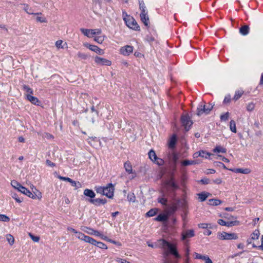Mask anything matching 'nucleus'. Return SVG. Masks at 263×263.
I'll list each match as a JSON object with an SVG mask.
<instances>
[{"instance_id":"nucleus-1","label":"nucleus","mask_w":263,"mask_h":263,"mask_svg":"<svg viewBox=\"0 0 263 263\" xmlns=\"http://www.w3.org/2000/svg\"><path fill=\"white\" fill-rule=\"evenodd\" d=\"M160 241L163 249V263H176V260L180 258V255L177 250L176 245L164 239L161 240Z\"/></svg>"},{"instance_id":"nucleus-2","label":"nucleus","mask_w":263,"mask_h":263,"mask_svg":"<svg viewBox=\"0 0 263 263\" xmlns=\"http://www.w3.org/2000/svg\"><path fill=\"white\" fill-rule=\"evenodd\" d=\"M122 13L123 20L125 21L126 25L129 28L134 30H138L139 26L137 24L135 20L132 16L128 15L125 11H123Z\"/></svg>"},{"instance_id":"nucleus-3","label":"nucleus","mask_w":263,"mask_h":263,"mask_svg":"<svg viewBox=\"0 0 263 263\" xmlns=\"http://www.w3.org/2000/svg\"><path fill=\"white\" fill-rule=\"evenodd\" d=\"M213 105L211 103H209L208 105H206L204 102H200L197 109V115L199 116L204 114L208 115L213 109Z\"/></svg>"},{"instance_id":"nucleus-4","label":"nucleus","mask_w":263,"mask_h":263,"mask_svg":"<svg viewBox=\"0 0 263 263\" xmlns=\"http://www.w3.org/2000/svg\"><path fill=\"white\" fill-rule=\"evenodd\" d=\"M193 122L188 114L182 115V131L188 132L192 127Z\"/></svg>"},{"instance_id":"nucleus-5","label":"nucleus","mask_w":263,"mask_h":263,"mask_svg":"<svg viewBox=\"0 0 263 263\" xmlns=\"http://www.w3.org/2000/svg\"><path fill=\"white\" fill-rule=\"evenodd\" d=\"M86 229L87 230L85 231V232L89 235L97 236L100 237L101 238L104 240L111 242L114 244L116 243V242L115 241L109 239L107 236L103 235L102 234H101L100 232L97 230H95L93 229L90 228H86Z\"/></svg>"},{"instance_id":"nucleus-6","label":"nucleus","mask_w":263,"mask_h":263,"mask_svg":"<svg viewBox=\"0 0 263 263\" xmlns=\"http://www.w3.org/2000/svg\"><path fill=\"white\" fill-rule=\"evenodd\" d=\"M217 237L220 240H236L238 238V235L236 233H228L225 232L218 233Z\"/></svg>"},{"instance_id":"nucleus-7","label":"nucleus","mask_w":263,"mask_h":263,"mask_svg":"<svg viewBox=\"0 0 263 263\" xmlns=\"http://www.w3.org/2000/svg\"><path fill=\"white\" fill-rule=\"evenodd\" d=\"M139 8L141 11V13L140 14L141 20L142 22L145 25H148V17L147 15V12H146L145 7L144 6V3L143 1H139Z\"/></svg>"},{"instance_id":"nucleus-8","label":"nucleus","mask_w":263,"mask_h":263,"mask_svg":"<svg viewBox=\"0 0 263 263\" xmlns=\"http://www.w3.org/2000/svg\"><path fill=\"white\" fill-rule=\"evenodd\" d=\"M80 31L84 35L88 37H92L94 35H99L102 33V30L101 29H88L81 28Z\"/></svg>"},{"instance_id":"nucleus-9","label":"nucleus","mask_w":263,"mask_h":263,"mask_svg":"<svg viewBox=\"0 0 263 263\" xmlns=\"http://www.w3.org/2000/svg\"><path fill=\"white\" fill-rule=\"evenodd\" d=\"M101 191L104 195L111 198L114 196V186L111 183H109L106 187L101 189Z\"/></svg>"},{"instance_id":"nucleus-10","label":"nucleus","mask_w":263,"mask_h":263,"mask_svg":"<svg viewBox=\"0 0 263 263\" xmlns=\"http://www.w3.org/2000/svg\"><path fill=\"white\" fill-rule=\"evenodd\" d=\"M195 235L194 231L192 229L186 230L182 232V240L184 241V244H186V242L189 243L188 239L191 237H193Z\"/></svg>"},{"instance_id":"nucleus-11","label":"nucleus","mask_w":263,"mask_h":263,"mask_svg":"<svg viewBox=\"0 0 263 263\" xmlns=\"http://www.w3.org/2000/svg\"><path fill=\"white\" fill-rule=\"evenodd\" d=\"M95 63L98 65L110 66L111 62L106 59L96 56L94 58Z\"/></svg>"},{"instance_id":"nucleus-12","label":"nucleus","mask_w":263,"mask_h":263,"mask_svg":"<svg viewBox=\"0 0 263 263\" xmlns=\"http://www.w3.org/2000/svg\"><path fill=\"white\" fill-rule=\"evenodd\" d=\"M84 45L85 47L88 48L89 50L94 51L100 55H102L104 53V51L98 47L97 46L90 45L88 43H85Z\"/></svg>"},{"instance_id":"nucleus-13","label":"nucleus","mask_w":263,"mask_h":263,"mask_svg":"<svg viewBox=\"0 0 263 263\" xmlns=\"http://www.w3.org/2000/svg\"><path fill=\"white\" fill-rule=\"evenodd\" d=\"M133 51V47L129 45H126L120 49V53L125 56L129 55Z\"/></svg>"},{"instance_id":"nucleus-14","label":"nucleus","mask_w":263,"mask_h":263,"mask_svg":"<svg viewBox=\"0 0 263 263\" xmlns=\"http://www.w3.org/2000/svg\"><path fill=\"white\" fill-rule=\"evenodd\" d=\"M195 258L197 259H201L204 261L205 263H213L212 260L206 255H201L195 252L194 253Z\"/></svg>"},{"instance_id":"nucleus-15","label":"nucleus","mask_w":263,"mask_h":263,"mask_svg":"<svg viewBox=\"0 0 263 263\" xmlns=\"http://www.w3.org/2000/svg\"><path fill=\"white\" fill-rule=\"evenodd\" d=\"M168 159L170 163L172 164H175L179 159V156L174 151H172L168 155Z\"/></svg>"},{"instance_id":"nucleus-16","label":"nucleus","mask_w":263,"mask_h":263,"mask_svg":"<svg viewBox=\"0 0 263 263\" xmlns=\"http://www.w3.org/2000/svg\"><path fill=\"white\" fill-rule=\"evenodd\" d=\"M26 98L33 104L39 105L40 104V101L36 97H33L29 94H26Z\"/></svg>"},{"instance_id":"nucleus-17","label":"nucleus","mask_w":263,"mask_h":263,"mask_svg":"<svg viewBox=\"0 0 263 263\" xmlns=\"http://www.w3.org/2000/svg\"><path fill=\"white\" fill-rule=\"evenodd\" d=\"M34 15H36V20L37 22L42 23H46L47 22V19L45 17L42 15L41 13H32Z\"/></svg>"},{"instance_id":"nucleus-18","label":"nucleus","mask_w":263,"mask_h":263,"mask_svg":"<svg viewBox=\"0 0 263 263\" xmlns=\"http://www.w3.org/2000/svg\"><path fill=\"white\" fill-rule=\"evenodd\" d=\"M182 213L186 215L188 212V203L186 199L182 198Z\"/></svg>"},{"instance_id":"nucleus-19","label":"nucleus","mask_w":263,"mask_h":263,"mask_svg":"<svg viewBox=\"0 0 263 263\" xmlns=\"http://www.w3.org/2000/svg\"><path fill=\"white\" fill-rule=\"evenodd\" d=\"M176 143V136L173 135L168 141V146L170 148H173Z\"/></svg>"},{"instance_id":"nucleus-20","label":"nucleus","mask_w":263,"mask_h":263,"mask_svg":"<svg viewBox=\"0 0 263 263\" xmlns=\"http://www.w3.org/2000/svg\"><path fill=\"white\" fill-rule=\"evenodd\" d=\"M198 198L200 201H205L206 198L211 195V194L208 192H203L197 194Z\"/></svg>"},{"instance_id":"nucleus-21","label":"nucleus","mask_w":263,"mask_h":263,"mask_svg":"<svg viewBox=\"0 0 263 263\" xmlns=\"http://www.w3.org/2000/svg\"><path fill=\"white\" fill-rule=\"evenodd\" d=\"M168 218V215L167 214H160L155 218V220L164 222L167 221Z\"/></svg>"},{"instance_id":"nucleus-22","label":"nucleus","mask_w":263,"mask_h":263,"mask_svg":"<svg viewBox=\"0 0 263 263\" xmlns=\"http://www.w3.org/2000/svg\"><path fill=\"white\" fill-rule=\"evenodd\" d=\"M22 190H21V192L30 198L32 199H36V197L28 190H27L26 187H23V188H21Z\"/></svg>"},{"instance_id":"nucleus-23","label":"nucleus","mask_w":263,"mask_h":263,"mask_svg":"<svg viewBox=\"0 0 263 263\" xmlns=\"http://www.w3.org/2000/svg\"><path fill=\"white\" fill-rule=\"evenodd\" d=\"M65 45H67V43L64 42L63 41L61 40H59L55 43V46L58 49H63Z\"/></svg>"},{"instance_id":"nucleus-24","label":"nucleus","mask_w":263,"mask_h":263,"mask_svg":"<svg viewBox=\"0 0 263 263\" xmlns=\"http://www.w3.org/2000/svg\"><path fill=\"white\" fill-rule=\"evenodd\" d=\"M91 111L92 112V115L91 117H90V119L92 123H93L95 121V119L98 116V111L95 109L93 106H92L91 108Z\"/></svg>"},{"instance_id":"nucleus-25","label":"nucleus","mask_w":263,"mask_h":263,"mask_svg":"<svg viewBox=\"0 0 263 263\" xmlns=\"http://www.w3.org/2000/svg\"><path fill=\"white\" fill-rule=\"evenodd\" d=\"M198 227L204 229H212L214 226L212 223H202L198 224Z\"/></svg>"},{"instance_id":"nucleus-26","label":"nucleus","mask_w":263,"mask_h":263,"mask_svg":"<svg viewBox=\"0 0 263 263\" xmlns=\"http://www.w3.org/2000/svg\"><path fill=\"white\" fill-rule=\"evenodd\" d=\"M239 32L242 35H246L249 32V27L247 25L242 26L239 29Z\"/></svg>"},{"instance_id":"nucleus-27","label":"nucleus","mask_w":263,"mask_h":263,"mask_svg":"<svg viewBox=\"0 0 263 263\" xmlns=\"http://www.w3.org/2000/svg\"><path fill=\"white\" fill-rule=\"evenodd\" d=\"M213 152L214 153H226L227 152V149L226 148H224L223 147L220 146V145H218V146H216L213 149Z\"/></svg>"},{"instance_id":"nucleus-28","label":"nucleus","mask_w":263,"mask_h":263,"mask_svg":"<svg viewBox=\"0 0 263 263\" xmlns=\"http://www.w3.org/2000/svg\"><path fill=\"white\" fill-rule=\"evenodd\" d=\"M11 184L14 189L17 190L20 192H21V190H22L21 188H23L24 187L20 183L15 180L11 181Z\"/></svg>"},{"instance_id":"nucleus-29","label":"nucleus","mask_w":263,"mask_h":263,"mask_svg":"<svg viewBox=\"0 0 263 263\" xmlns=\"http://www.w3.org/2000/svg\"><path fill=\"white\" fill-rule=\"evenodd\" d=\"M259 235V231L256 229L252 233H251L250 238L253 240H257L258 239Z\"/></svg>"},{"instance_id":"nucleus-30","label":"nucleus","mask_w":263,"mask_h":263,"mask_svg":"<svg viewBox=\"0 0 263 263\" xmlns=\"http://www.w3.org/2000/svg\"><path fill=\"white\" fill-rule=\"evenodd\" d=\"M244 91L242 89H239L235 91L233 99L235 101L238 100L243 95Z\"/></svg>"},{"instance_id":"nucleus-31","label":"nucleus","mask_w":263,"mask_h":263,"mask_svg":"<svg viewBox=\"0 0 263 263\" xmlns=\"http://www.w3.org/2000/svg\"><path fill=\"white\" fill-rule=\"evenodd\" d=\"M84 194L91 198H93L95 197V193L92 190L89 189H86L84 191Z\"/></svg>"},{"instance_id":"nucleus-32","label":"nucleus","mask_w":263,"mask_h":263,"mask_svg":"<svg viewBox=\"0 0 263 263\" xmlns=\"http://www.w3.org/2000/svg\"><path fill=\"white\" fill-rule=\"evenodd\" d=\"M68 182L71 184V186L75 187V189H77L79 188L82 187V184L79 182H77L74 180H72L70 178L69 181Z\"/></svg>"},{"instance_id":"nucleus-33","label":"nucleus","mask_w":263,"mask_h":263,"mask_svg":"<svg viewBox=\"0 0 263 263\" xmlns=\"http://www.w3.org/2000/svg\"><path fill=\"white\" fill-rule=\"evenodd\" d=\"M6 240L10 246H12L14 243V238L10 234L6 235Z\"/></svg>"},{"instance_id":"nucleus-34","label":"nucleus","mask_w":263,"mask_h":263,"mask_svg":"<svg viewBox=\"0 0 263 263\" xmlns=\"http://www.w3.org/2000/svg\"><path fill=\"white\" fill-rule=\"evenodd\" d=\"M89 201L95 205L99 204H105L106 203V201L101 199H90Z\"/></svg>"},{"instance_id":"nucleus-35","label":"nucleus","mask_w":263,"mask_h":263,"mask_svg":"<svg viewBox=\"0 0 263 263\" xmlns=\"http://www.w3.org/2000/svg\"><path fill=\"white\" fill-rule=\"evenodd\" d=\"M166 187H169L172 189V190H174L176 189V186L175 184V182L173 179H171L166 183Z\"/></svg>"},{"instance_id":"nucleus-36","label":"nucleus","mask_w":263,"mask_h":263,"mask_svg":"<svg viewBox=\"0 0 263 263\" xmlns=\"http://www.w3.org/2000/svg\"><path fill=\"white\" fill-rule=\"evenodd\" d=\"M222 201L217 199H212L209 200V204L211 205H218L220 204Z\"/></svg>"},{"instance_id":"nucleus-37","label":"nucleus","mask_w":263,"mask_h":263,"mask_svg":"<svg viewBox=\"0 0 263 263\" xmlns=\"http://www.w3.org/2000/svg\"><path fill=\"white\" fill-rule=\"evenodd\" d=\"M230 128L233 133H236L237 132L236 123L233 120H231L230 122Z\"/></svg>"},{"instance_id":"nucleus-38","label":"nucleus","mask_w":263,"mask_h":263,"mask_svg":"<svg viewBox=\"0 0 263 263\" xmlns=\"http://www.w3.org/2000/svg\"><path fill=\"white\" fill-rule=\"evenodd\" d=\"M149 158L153 161H156L157 157L154 151L151 150L148 153Z\"/></svg>"},{"instance_id":"nucleus-39","label":"nucleus","mask_w":263,"mask_h":263,"mask_svg":"<svg viewBox=\"0 0 263 263\" xmlns=\"http://www.w3.org/2000/svg\"><path fill=\"white\" fill-rule=\"evenodd\" d=\"M128 201L130 202H135L136 201V196L133 193H129L127 195Z\"/></svg>"},{"instance_id":"nucleus-40","label":"nucleus","mask_w":263,"mask_h":263,"mask_svg":"<svg viewBox=\"0 0 263 263\" xmlns=\"http://www.w3.org/2000/svg\"><path fill=\"white\" fill-rule=\"evenodd\" d=\"M158 212L157 209H152L150 210L148 212H147L146 214V216L148 217H152L155 215Z\"/></svg>"},{"instance_id":"nucleus-41","label":"nucleus","mask_w":263,"mask_h":263,"mask_svg":"<svg viewBox=\"0 0 263 263\" xmlns=\"http://www.w3.org/2000/svg\"><path fill=\"white\" fill-rule=\"evenodd\" d=\"M211 155H212V154L209 152H207L203 150L200 151V157L202 158L208 159Z\"/></svg>"},{"instance_id":"nucleus-42","label":"nucleus","mask_w":263,"mask_h":263,"mask_svg":"<svg viewBox=\"0 0 263 263\" xmlns=\"http://www.w3.org/2000/svg\"><path fill=\"white\" fill-rule=\"evenodd\" d=\"M197 162L195 161L192 160H183L182 161V166H187L189 165L195 164H197Z\"/></svg>"},{"instance_id":"nucleus-43","label":"nucleus","mask_w":263,"mask_h":263,"mask_svg":"<svg viewBox=\"0 0 263 263\" xmlns=\"http://www.w3.org/2000/svg\"><path fill=\"white\" fill-rule=\"evenodd\" d=\"M124 167L126 172L128 173H132V166L130 163L126 162L124 163Z\"/></svg>"},{"instance_id":"nucleus-44","label":"nucleus","mask_w":263,"mask_h":263,"mask_svg":"<svg viewBox=\"0 0 263 263\" xmlns=\"http://www.w3.org/2000/svg\"><path fill=\"white\" fill-rule=\"evenodd\" d=\"M180 0H169V3L172 7H178Z\"/></svg>"},{"instance_id":"nucleus-45","label":"nucleus","mask_w":263,"mask_h":263,"mask_svg":"<svg viewBox=\"0 0 263 263\" xmlns=\"http://www.w3.org/2000/svg\"><path fill=\"white\" fill-rule=\"evenodd\" d=\"M10 220V218L8 216L4 214H0V221L8 222Z\"/></svg>"},{"instance_id":"nucleus-46","label":"nucleus","mask_w":263,"mask_h":263,"mask_svg":"<svg viewBox=\"0 0 263 263\" xmlns=\"http://www.w3.org/2000/svg\"><path fill=\"white\" fill-rule=\"evenodd\" d=\"M235 172L237 173H242L245 174H247L250 172V170L248 168L242 169V168H237Z\"/></svg>"},{"instance_id":"nucleus-47","label":"nucleus","mask_w":263,"mask_h":263,"mask_svg":"<svg viewBox=\"0 0 263 263\" xmlns=\"http://www.w3.org/2000/svg\"><path fill=\"white\" fill-rule=\"evenodd\" d=\"M255 104L253 102H250L247 105V110L248 111H252L255 108Z\"/></svg>"},{"instance_id":"nucleus-48","label":"nucleus","mask_w":263,"mask_h":263,"mask_svg":"<svg viewBox=\"0 0 263 263\" xmlns=\"http://www.w3.org/2000/svg\"><path fill=\"white\" fill-rule=\"evenodd\" d=\"M182 193L184 192L183 182L187 179V176L184 173V171L182 169Z\"/></svg>"},{"instance_id":"nucleus-49","label":"nucleus","mask_w":263,"mask_h":263,"mask_svg":"<svg viewBox=\"0 0 263 263\" xmlns=\"http://www.w3.org/2000/svg\"><path fill=\"white\" fill-rule=\"evenodd\" d=\"M32 192L34 194V195L36 197V198H37L40 200L42 198L41 192H40L36 188H34V190H32Z\"/></svg>"},{"instance_id":"nucleus-50","label":"nucleus","mask_w":263,"mask_h":263,"mask_svg":"<svg viewBox=\"0 0 263 263\" xmlns=\"http://www.w3.org/2000/svg\"><path fill=\"white\" fill-rule=\"evenodd\" d=\"M77 56L78 58L81 59L82 60H86L88 58V55L84 53L81 52H78L77 53Z\"/></svg>"},{"instance_id":"nucleus-51","label":"nucleus","mask_w":263,"mask_h":263,"mask_svg":"<svg viewBox=\"0 0 263 263\" xmlns=\"http://www.w3.org/2000/svg\"><path fill=\"white\" fill-rule=\"evenodd\" d=\"M230 113L229 112H227L226 113L221 115L220 116V120L221 121H226L228 120L229 117Z\"/></svg>"},{"instance_id":"nucleus-52","label":"nucleus","mask_w":263,"mask_h":263,"mask_svg":"<svg viewBox=\"0 0 263 263\" xmlns=\"http://www.w3.org/2000/svg\"><path fill=\"white\" fill-rule=\"evenodd\" d=\"M104 36H96L94 38V41L99 44H101L104 41Z\"/></svg>"},{"instance_id":"nucleus-53","label":"nucleus","mask_w":263,"mask_h":263,"mask_svg":"<svg viewBox=\"0 0 263 263\" xmlns=\"http://www.w3.org/2000/svg\"><path fill=\"white\" fill-rule=\"evenodd\" d=\"M98 247L101 248V249H107V246L104 243L102 242H98V241H97L96 242V245Z\"/></svg>"},{"instance_id":"nucleus-54","label":"nucleus","mask_w":263,"mask_h":263,"mask_svg":"<svg viewBox=\"0 0 263 263\" xmlns=\"http://www.w3.org/2000/svg\"><path fill=\"white\" fill-rule=\"evenodd\" d=\"M239 223V222L238 221H228V222H226V226L230 227H232L233 226L238 225Z\"/></svg>"},{"instance_id":"nucleus-55","label":"nucleus","mask_w":263,"mask_h":263,"mask_svg":"<svg viewBox=\"0 0 263 263\" xmlns=\"http://www.w3.org/2000/svg\"><path fill=\"white\" fill-rule=\"evenodd\" d=\"M28 235L30 237V238L34 242H37L40 240V237L34 236L33 234H32L31 233H29L28 234Z\"/></svg>"},{"instance_id":"nucleus-56","label":"nucleus","mask_w":263,"mask_h":263,"mask_svg":"<svg viewBox=\"0 0 263 263\" xmlns=\"http://www.w3.org/2000/svg\"><path fill=\"white\" fill-rule=\"evenodd\" d=\"M23 89L25 91V92L27 93V94L31 95L33 93V90L29 88L28 86L26 85H24L23 86Z\"/></svg>"},{"instance_id":"nucleus-57","label":"nucleus","mask_w":263,"mask_h":263,"mask_svg":"<svg viewBox=\"0 0 263 263\" xmlns=\"http://www.w3.org/2000/svg\"><path fill=\"white\" fill-rule=\"evenodd\" d=\"M189 244V243L187 242H186V244H184V245L186 246L185 249V256H189L190 255V248Z\"/></svg>"},{"instance_id":"nucleus-58","label":"nucleus","mask_w":263,"mask_h":263,"mask_svg":"<svg viewBox=\"0 0 263 263\" xmlns=\"http://www.w3.org/2000/svg\"><path fill=\"white\" fill-rule=\"evenodd\" d=\"M86 242L89 243L91 245H96L97 241L96 240H95L93 238H92L90 237H89Z\"/></svg>"},{"instance_id":"nucleus-59","label":"nucleus","mask_w":263,"mask_h":263,"mask_svg":"<svg viewBox=\"0 0 263 263\" xmlns=\"http://www.w3.org/2000/svg\"><path fill=\"white\" fill-rule=\"evenodd\" d=\"M12 197L13 198H14L16 201L18 203H21L22 202V200L20 198H19L17 195H16V194L15 193H13L12 194Z\"/></svg>"},{"instance_id":"nucleus-60","label":"nucleus","mask_w":263,"mask_h":263,"mask_svg":"<svg viewBox=\"0 0 263 263\" xmlns=\"http://www.w3.org/2000/svg\"><path fill=\"white\" fill-rule=\"evenodd\" d=\"M84 236H85V234L81 232H78L77 234V237L81 240H83Z\"/></svg>"},{"instance_id":"nucleus-61","label":"nucleus","mask_w":263,"mask_h":263,"mask_svg":"<svg viewBox=\"0 0 263 263\" xmlns=\"http://www.w3.org/2000/svg\"><path fill=\"white\" fill-rule=\"evenodd\" d=\"M46 164L50 166V167H54L55 166V164L52 162H51L50 160H48V159H47L46 160Z\"/></svg>"},{"instance_id":"nucleus-62","label":"nucleus","mask_w":263,"mask_h":263,"mask_svg":"<svg viewBox=\"0 0 263 263\" xmlns=\"http://www.w3.org/2000/svg\"><path fill=\"white\" fill-rule=\"evenodd\" d=\"M200 181L202 184H208L210 183V180L206 178H204L201 179Z\"/></svg>"},{"instance_id":"nucleus-63","label":"nucleus","mask_w":263,"mask_h":263,"mask_svg":"<svg viewBox=\"0 0 263 263\" xmlns=\"http://www.w3.org/2000/svg\"><path fill=\"white\" fill-rule=\"evenodd\" d=\"M116 261L120 263H130V262L127 261L126 260L120 258H117L116 259Z\"/></svg>"},{"instance_id":"nucleus-64","label":"nucleus","mask_w":263,"mask_h":263,"mask_svg":"<svg viewBox=\"0 0 263 263\" xmlns=\"http://www.w3.org/2000/svg\"><path fill=\"white\" fill-rule=\"evenodd\" d=\"M213 183L216 184H220L222 183V179L220 178H216L213 180Z\"/></svg>"}]
</instances>
